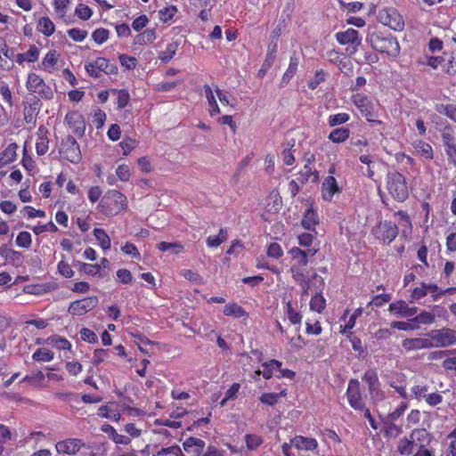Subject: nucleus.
I'll return each instance as SVG.
<instances>
[{"label": "nucleus", "mask_w": 456, "mask_h": 456, "mask_svg": "<svg viewBox=\"0 0 456 456\" xmlns=\"http://www.w3.org/2000/svg\"><path fill=\"white\" fill-rule=\"evenodd\" d=\"M127 208L126 197L117 190H110L99 202L97 208L105 216H116Z\"/></svg>", "instance_id": "nucleus-1"}, {"label": "nucleus", "mask_w": 456, "mask_h": 456, "mask_svg": "<svg viewBox=\"0 0 456 456\" xmlns=\"http://www.w3.org/2000/svg\"><path fill=\"white\" fill-rule=\"evenodd\" d=\"M367 40L374 50L387 53L391 57H396L400 53L399 43L391 35L374 32L368 36Z\"/></svg>", "instance_id": "nucleus-2"}, {"label": "nucleus", "mask_w": 456, "mask_h": 456, "mask_svg": "<svg viewBox=\"0 0 456 456\" xmlns=\"http://www.w3.org/2000/svg\"><path fill=\"white\" fill-rule=\"evenodd\" d=\"M387 190L397 201L403 202L409 196L405 177L396 170L388 171L386 176Z\"/></svg>", "instance_id": "nucleus-3"}, {"label": "nucleus", "mask_w": 456, "mask_h": 456, "mask_svg": "<svg viewBox=\"0 0 456 456\" xmlns=\"http://www.w3.org/2000/svg\"><path fill=\"white\" fill-rule=\"evenodd\" d=\"M428 336L432 347H448L456 344V330L451 328L431 330Z\"/></svg>", "instance_id": "nucleus-4"}, {"label": "nucleus", "mask_w": 456, "mask_h": 456, "mask_svg": "<svg viewBox=\"0 0 456 456\" xmlns=\"http://www.w3.org/2000/svg\"><path fill=\"white\" fill-rule=\"evenodd\" d=\"M336 39L340 45H347L346 49L348 55L354 54L358 46L362 44V38L359 36V32L354 28H348L346 31L338 32Z\"/></svg>", "instance_id": "nucleus-5"}, {"label": "nucleus", "mask_w": 456, "mask_h": 456, "mask_svg": "<svg viewBox=\"0 0 456 456\" xmlns=\"http://www.w3.org/2000/svg\"><path fill=\"white\" fill-rule=\"evenodd\" d=\"M60 154L71 163L77 164L81 161L82 155L79 145L76 139L68 135L65 140L62 141Z\"/></svg>", "instance_id": "nucleus-6"}, {"label": "nucleus", "mask_w": 456, "mask_h": 456, "mask_svg": "<svg viewBox=\"0 0 456 456\" xmlns=\"http://www.w3.org/2000/svg\"><path fill=\"white\" fill-rule=\"evenodd\" d=\"M379 20L382 24L395 31H401L404 28L403 17L395 8H385L379 11Z\"/></svg>", "instance_id": "nucleus-7"}, {"label": "nucleus", "mask_w": 456, "mask_h": 456, "mask_svg": "<svg viewBox=\"0 0 456 456\" xmlns=\"http://www.w3.org/2000/svg\"><path fill=\"white\" fill-rule=\"evenodd\" d=\"M346 397L349 405L356 411L363 410L365 403L362 398L360 382L357 379H351L348 382Z\"/></svg>", "instance_id": "nucleus-8"}, {"label": "nucleus", "mask_w": 456, "mask_h": 456, "mask_svg": "<svg viewBox=\"0 0 456 456\" xmlns=\"http://www.w3.org/2000/svg\"><path fill=\"white\" fill-rule=\"evenodd\" d=\"M373 233L376 238L389 244L398 235V227L390 221H384L374 227Z\"/></svg>", "instance_id": "nucleus-9"}, {"label": "nucleus", "mask_w": 456, "mask_h": 456, "mask_svg": "<svg viewBox=\"0 0 456 456\" xmlns=\"http://www.w3.org/2000/svg\"><path fill=\"white\" fill-rule=\"evenodd\" d=\"M99 299L96 296L87 297L72 302L69 313L73 315H83L97 306Z\"/></svg>", "instance_id": "nucleus-10"}, {"label": "nucleus", "mask_w": 456, "mask_h": 456, "mask_svg": "<svg viewBox=\"0 0 456 456\" xmlns=\"http://www.w3.org/2000/svg\"><path fill=\"white\" fill-rule=\"evenodd\" d=\"M27 89L31 93L44 95L45 98H52L53 92L45 85L44 79L36 73H29L26 83Z\"/></svg>", "instance_id": "nucleus-11"}, {"label": "nucleus", "mask_w": 456, "mask_h": 456, "mask_svg": "<svg viewBox=\"0 0 456 456\" xmlns=\"http://www.w3.org/2000/svg\"><path fill=\"white\" fill-rule=\"evenodd\" d=\"M65 122L75 134L78 136H82L84 134L86 125L83 116L80 113L77 111H70L67 113Z\"/></svg>", "instance_id": "nucleus-12"}, {"label": "nucleus", "mask_w": 456, "mask_h": 456, "mask_svg": "<svg viewBox=\"0 0 456 456\" xmlns=\"http://www.w3.org/2000/svg\"><path fill=\"white\" fill-rule=\"evenodd\" d=\"M317 251V248H307L304 250L294 247L289 250V254L291 255L293 261L296 262V266L304 267L307 265L309 258L314 257Z\"/></svg>", "instance_id": "nucleus-13"}, {"label": "nucleus", "mask_w": 456, "mask_h": 456, "mask_svg": "<svg viewBox=\"0 0 456 456\" xmlns=\"http://www.w3.org/2000/svg\"><path fill=\"white\" fill-rule=\"evenodd\" d=\"M84 445L80 439L69 438L58 442L55 448L59 453L75 454Z\"/></svg>", "instance_id": "nucleus-14"}, {"label": "nucleus", "mask_w": 456, "mask_h": 456, "mask_svg": "<svg viewBox=\"0 0 456 456\" xmlns=\"http://www.w3.org/2000/svg\"><path fill=\"white\" fill-rule=\"evenodd\" d=\"M354 103L359 109L362 116L365 117L369 122L374 121L372 105L368 97L357 94L354 97Z\"/></svg>", "instance_id": "nucleus-15"}, {"label": "nucleus", "mask_w": 456, "mask_h": 456, "mask_svg": "<svg viewBox=\"0 0 456 456\" xmlns=\"http://www.w3.org/2000/svg\"><path fill=\"white\" fill-rule=\"evenodd\" d=\"M411 445L414 448L418 445H425V444H433L434 436L425 428H414L411 434Z\"/></svg>", "instance_id": "nucleus-16"}, {"label": "nucleus", "mask_w": 456, "mask_h": 456, "mask_svg": "<svg viewBox=\"0 0 456 456\" xmlns=\"http://www.w3.org/2000/svg\"><path fill=\"white\" fill-rule=\"evenodd\" d=\"M402 346L406 351L419 350L432 348L430 338H406L402 342Z\"/></svg>", "instance_id": "nucleus-17"}, {"label": "nucleus", "mask_w": 456, "mask_h": 456, "mask_svg": "<svg viewBox=\"0 0 456 456\" xmlns=\"http://www.w3.org/2000/svg\"><path fill=\"white\" fill-rule=\"evenodd\" d=\"M340 188L338 185L337 180L332 175H328L322 184V198L325 200H331L334 194L340 192Z\"/></svg>", "instance_id": "nucleus-18"}, {"label": "nucleus", "mask_w": 456, "mask_h": 456, "mask_svg": "<svg viewBox=\"0 0 456 456\" xmlns=\"http://www.w3.org/2000/svg\"><path fill=\"white\" fill-rule=\"evenodd\" d=\"M183 446L186 452L200 456L205 447V442L200 438L191 436L183 442Z\"/></svg>", "instance_id": "nucleus-19"}, {"label": "nucleus", "mask_w": 456, "mask_h": 456, "mask_svg": "<svg viewBox=\"0 0 456 456\" xmlns=\"http://www.w3.org/2000/svg\"><path fill=\"white\" fill-rule=\"evenodd\" d=\"M291 444L298 450L313 451L318 446L316 439L297 436L291 440Z\"/></svg>", "instance_id": "nucleus-20"}, {"label": "nucleus", "mask_w": 456, "mask_h": 456, "mask_svg": "<svg viewBox=\"0 0 456 456\" xmlns=\"http://www.w3.org/2000/svg\"><path fill=\"white\" fill-rule=\"evenodd\" d=\"M298 65H299V56H298V54L294 53L290 56L289 67L281 77L280 86L282 87V86H286L290 81V79L296 74Z\"/></svg>", "instance_id": "nucleus-21"}, {"label": "nucleus", "mask_w": 456, "mask_h": 456, "mask_svg": "<svg viewBox=\"0 0 456 456\" xmlns=\"http://www.w3.org/2000/svg\"><path fill=\"white\" fill-rule=\"evenodd\" d=\"M18 148L19 146L17 143L12 142L2 152H0V168L16 159V151Z\"/></svg>", "instance_id": "nucleus-22"}, {"label": "nucleus", "mask_w": 456, "mask_h": 456, "mask_svg": "<svg viewBox=\"0 0 456 456\" xmlns=\"http://www.w3.org/2000/svg\"><path fill=\"white\" fill-rule=\"evenodd\" d=\"M395 421L384 419H383V433L387 438H396L402 432L403 428L401 426L396 425Z\"/></svg>", "instance_id": "nucleus-23"}, {"label": "nucleus", "mask_w": 456, "mask_h": 456, "mask_svg": "<svg viewBox=\"0 0 456 456\" xmlns=\"http://www.w3.org/2000/svg\"><path fill=\"white\" fill-rule=\"evenodd\" d=\"M179 45L180 44H179L178 41H173V42L167 44L166 49L161 51V52H159V59L163 63L169 62L174 58V56L175 55V53H176V52L178 50Z\"/></svg>", "instance_id": "nucleus-24"}, {"label": "nucleus", "mask_w": 456, "mask_h": 456, "mask_svg": "<svg viewBox=\"0 0 456 456\" xmlns=\"http://www.w3.org/2000/svg\"><path fill=\"white\" fill-rule=\"evenodd\" d=\"M92 62L94 63V68H97L101 72H104L108 75L116 74L118 72L117 66L111 64L110 61L105 58L99 57Z\"/></svg>", "instance_id": "nucleus-25"}, {"label": "nucleus", "mask_w": 456, "mask_h": 456, "mask_svg": "<svg viewBox=\"0 0 456 456\" xmlns=\"http://www.w3.org/2000/svg\"><path fill=\"white\" fill-rule=\"evenodd\" d=\"M297 180L302 183L309 181L314 183L318 180V173L315 169H313L310 164H306L303 169L299 171Z\"/></svg>", "instance_id": "nucleus-26"}, {"label": "nucleus", "mask_w": 456, "mask_h": 456, "mask_svg": "<svg viewBox=\"0 0 456 456\" xmlns=\"http://www.w3.org/2000/svg\"><path fill=\"white\" fill-rule=\"evenodd\" d=\"M49 148V141L46 136V132L43 130L42 127H39L37 139L36 142V150L37 155H44L47 152Z\"/></svg>", "instance_id": "nucleus-27"}, {"label": "nucleus", "mask_w": 456, "mask_h": 456, "mask_svg": "<svg viewBox=\"0 0 456 456\" xmlns=\"http://www.w3.org/2000/svg\"><path fill=\"white\" fill-rule=\"evenodd\" d=\"M204 91H205L206 98H207L208 102L210 116L213 117V116H215L216 114H219L220 113V109H219V107L217 105V102L216 101V98H215V95H214L212 88L208 85H205L204 86Z\"/></svg>", "instance_id": "nucleus-28"}, {"label": "nucleus", "mask_w": 456, "mask_h": 456, "mask_svg": "<svg viewBox=\"0 0 456 456\" xmlns=\"http://www.w3.org/2000/svg\"><path fill=\"white\" fill-rule=\"evenodd\" d=\"M441 139L444 147L450 146L456 142L455 131L451 125H446L441 130Z\"/></svg>", "instance_id": "nucleus-29"}, {"label": "nucleus", "mask_w": 456, "mask_h": 456, "mask_svg": "<svg viewBox=\"0 0 456 456\" xmlns=\"http://www.w3.org/2000/svg\"><path fill=\"white\" fill-rule=\"evenodd\" d=\"M350 130L348 128L341 127L336 128L329 134V139L335 143H340L349 138Z\"/></svg>", "instance_id": "nucleus-30"}, {"label": "nucleus", "mask_w": 456, "mask_h": 456, "mask_svg": "<svg viewBox=\"0 0 456 456\" xmlns=\"http://www.w3.org/2000/svg\"><path fill=\"white\" fill-rule=\"evenodd\" d=\"M413 147L415 151L425 159H433V149L429 143L424 141H417L413 143Z\"/></svg>", "instance_id": "nucleus-31"}, {"label": "nucleus", "mask_w": 456, "mask_h": 456, "mask_svg": "<svg viewBox=\"0 0 456 456\" xmlns=\"http://www.w3.org/2000/svg\"><path fill=\"white\" fill-rule=\"evenodd\" d=\"M396 451L402 456L412 455L413 447L411 445L410 436L409 437H403L398 441Z\"/></svg>", "instance_id": "nucleus-32"}, {"label": "nucleus", "mask_w": 456, "mask_h": 456, "mask_svg": "<svg viewBox=\"0 0 456 456\" xmlns=\"http://www.w3.org/2000/svg\"><path fill=\"white\" fill-rule=\"evenodd\" d=\"M224 314L227 316L240 318L248 316L245 310L236 303L227 304L224 308Z\"/></svg>", "instance_id": "nucleus-33"}, {"label": "nucleus", "mask_w": 456, "mask_h": 456, "mask_svg": "<svg viewBox=\"0 0 456 456\" xmlns=\"http://www.w3.org/2000/svg\"><path fill=\"white\" fill-rule=\"evenodd\" d=\"M156 31L155 29H146L142 33L135 36L134 39V45H145L147 43H151L156 39Z\"/></svg>", "instance_id": "nucleus-34"}, {"label": "nucleus", "mask_w": 456, "mask_h": 456, "mask_svg": "<svg viewBox=\"0 0 456 456\" xmlns=\"http://www.w3.org/2000/svg\"><path fill=\"white\" fill-rule=\"evenodd\" d=\"M411 397L419 402L421 400L426 401L428 395L430 394V387L427 385H415L411 387Z\"/></svg>", "instance_id": "nucleus-35"}, {"label": "nucleus", "mask_w": 456, "mask_h": 456, "mask_svg": "<svg viewBox=\"0 0 456 456\" xmlns=\"http://www.w3.org/2000/svg\"><path fill=\"white\" fill-rule=\"evenodd\" d=\"M55 29L53 22L48 17H42L38 21V30L45 36L49 37Z\"/></svg>", "instance_id": "nucleus-36"}, {"label": "nucleus", "mask_w": 456, "mask_h": 456, "mask_svg": "<svg viewBox=\"0 0 456 456\" xmlns=\"http://www.w3.org/2000/svg\"><path fill=\"white\" fill-rule=\"evenodd\" d=\"M94 235L102 249L106 250L110 248V239L103 229L95 228L94 230Z\"/></svg>", "instance_id": "nucleus-37"}, {"label": "nucleus", "mask_w": 456, "mask_h": 456, "mask_svg": "<svg viewBox=\"0 0 456 456\" xmlns=\"http://www.w3.org/2000/svg\"><path fill=\"white\" fill-rule=\"evenodd\" d=\"M228 234L225 229H220L218 235L209 236L207 239V245L209 248H217L227 240Z\"/></svg>", "instance_id": "nucleus-38"}, {"label": "nucleus", "mask_w": 456, "mask_h": 456, "mask_svg": "<svg viewBox=\"0 0 456 456\" xmlns=\"http://www.w3.org/2000/svg\"><path fill=\"white\" fill-rule=\"evenodd\" d=\"M157 248L160 251H171L174 254H179L183 250V246L178 242L161 241L157 244Z\"/></svg>", "instance_id": "nucleus-39"}, {"label": "nucleus", "mask_w": 456, "mask_h": 456, "mask_svg": "<svg viewBox=\"0 0 456 456\" xmlns=\"http://www.w3.org/2000/svg\"><path fill=\"white\" fill-rule=\"evenodd\" d=\"M54 357V354L46 348H38L32 354V359L36 362H51Z\"/></svg>", "instance_id": "nucleus-40"}, {"label": "nucleus", "mask_w": 456, "mask_h": 456, "mask_svg": "<svg viewBox=\"0 0 456 456\" xmlns=\"http://www.w3.org/2000/svg\"><path fill=\"white\" fill-rule=\"evenodd\" d=\"M112 93L117 95V104L118 109L125 108L130 100V95L127 90L126 89H114Z\"/></svg>", "instance_id": "nucleus-41"}, {"label": "nucleus", "mask_w": 456, "mask_h": 456, "mask_svg": "<svg viewBox=\"0 0 456 456\" xmlns=\"http://www.w3.org/2000/svg\"><path fill=\"white\" fill-rule=\"evenodd\" d=\"M77 266L80 272H83L86 274L88 275H97L99 274L102 276L101 273V265H91V264H86V263H77Z\"/></svg>", "instance_id": "nucleus-42"}, {"label": "nucleus", "mask_w": 456, "mask_h": 456, "mask_svg": "<svg viewBox=\"0 0 456 456\" xmlns=\"http://www.w3.org/2000/svg\"><path fill=\"white\" fill-rule=\"evenodd\" d=\"M247 448L254 451L263 444V438L256 434H248L245 436Z\"/></svg>", "instance_id": "nucleus-43"}, {"label": "nucleus", "mask_w": 456, "mask_h": 456, "mask_svg": "<svg viewBox=\"0 0 456 456\" xmlns=\"http://www.w3.org/2000/svg\"><path fill=\"white\" fill-rule=\"evenodd\" d=\"M317 215L313 209H308L302 219V226L311 230L317 224Z\"/></svg>", "instance_id": "nucleus-44"}, {"label": "nucleus", "mask_w": 456, "mask_h": 456, "mask_svg": "<svg viewBox=\"0 0 456 456\" xmlns=\"http://www.w3.org/2000/svg\"><path fill=\"white\" fill-rule=\"evenodd\" d=\"M215 92L222 104L234 107L236 100L228 92L221 90L217 86Z\"/></svg>", "instance_id": "nucleus-45"}, {"label": "nucleus", "mask_w": 456, "mask_h": 456, "mask_svg": "<svg viewBox=\"0 0 456 456\" xmlns=\"http://www.w3.org/2000/svg\"><path fill=\"white\" fill-rule=\"evenodd\" d=\"M286 395V391L285 390L281 391L280 394L265 393V394H263L260 396L259 400H260L261 403H263L265 404L273 406V405H274L278 402V398L280 396H282V395Z\"/></svg>", "instance_id": "nucleus-46"}, {"label": "nucleus", "mask_w": 456, "mask_h": 456, "mask_svg": "<svg viewBox=\"0 0 456 456\" xmlns=\"http://www.w3.org/2000/svg\"><path fill=\"white\" fill-rule=\"evenodd\" d=\"M325 305L326 301L324 297L320 294H316L311 298L310 308L313 311L322 313V310L325 308Z\"/></svg>", "instance_id": "nucleus-47"}, {"label": "nucleus", "mask_w": 456, "mask_h": 456, "mask_svg": "<svg viewBox=\"0 0 456 456\" xmlns=\"http://www.w3.org/2000/svg\"><path fill=\"white\" fill-rule=\"evenodd\" d=\"M442 367L445 370L456 372V349L451 350L449 357L442 362Z\"/></svg>", "instance_id": "nucleus-48"}, {"label": "nucleus", "mask_w": 456, "mask_h": 456, "mask_svg": "<svg viewBox=\"0 0 456 456\" xmlns=\"http://www.w3.org/2000/svg\"><path fill=\"white\" fill-rule=\"evenodd\" d=\"M70 0H53L54 11L59 18H64Z\"/></svg>", "instance_id": "nucleus-49"}, {"label": "nucleus", "mask_w": 456, "mask_h": 456, "mask_svg": "<svg viewBox=\"0 0 456 456\" xmlns=\"http://www.w3.org/2000/svg\"><path fill=\"white\" fill-rule=\"evenodd\" d=\"M350 117L347 113H338L330 115L328 118V124L330 126H336L338 125L345 124L349 120Z\"/></svg>", "instance_id": "nucleus-50"}, {"label": "nucleus", "mask_w": 456, "mask_h": 456, "mask_svg": "<svg viewBox=\"0 0 456 456\" xmlns=\"http://www.w3.org/2000/svg\"><path fill=\"white\" fill-rule=\"evenodd\" d=\"M370 399L374 403L381 402L385 399V393L380 388V383L371 386L368 388Z\"/></svg>", "instance_id": "nucleus-51"}, {"label": "nucleus", "mask_w": 456, "mask_h": 456, "mask_svg": "<svg viewBox=\"0 0 456 456\" xmlns=\"http://www.w3.org/2000/svg\"><path fill=\"white\" fill-rule=\"evenodd\" d=\"M155 456H183L179 445H172L159 450Z\"/></svg>", "instance_id": "nucleus-52"}, {"label": "nucleus", "mask_w": 456, "mask_h": 456, "mask_svg": "<svg viewBox=\"0 0 456 456\" xmlns=\"http://www.w3.org/2000/svg\"><path fill=\"white\" fill-rule=\"evenodd\" d=\"M75 14L83 20H89L93 15V11L90 7L84 4H79L76 7Z\"/></svg>", "instance_id": "nucleus-53"}, {"label": "nucleus", "mask_w": 456, "mask_h": 456, "mask_svg": "<svg viewBox=\"0 0 456 456\" xmlns=\"http://www.w3.org/2000/svg\"><path fill=\"white\" fill-rule=\"evenodd\" d=\"M407 408H408V403L406 402H402L392 412L388 413L385 417V419L395 421L401 416H403V414L404 413V411H406Z\"/></svg>", "instance_id": "nucleus-54"}, {"label": "nucleus", "mask_w": 456, "mask_h": 456, "mask_svg": "<svg viewBox=\"0 0 456 456\" xmlns=\"http://www.w3.org/2000/svg\"><path fill=\"white\" fill-rule=\"evenodd\" d=\"M109 34H110V32L106 28H97L96 30H94L93 32L92 38L94 39V41L96 44L102 45L108 40Z\"/></svg>", "instance_id": "nucleus-55"}, {"label": "nucleus", "mask_w": 456, "mask_h": 456, "mask_svg": "<svg viewBox=\"0 0 456 456\" xmlns=\"http://www.w3.org/2000/svg\"><path fill=\"white\" fill-rule=\"evenodd\" d=\"M31 242V235L28 232H20L16 238V244L20 248H28Z\"/></svg>", "instance_id": "nucleus-56"}, {"label": "nucleus", "mask_w": 456, "mask_h": 456, "mask_svg": "<svg viewBox=\"0 0 456 456\" xmlns=\"http://www.w3.org/2000/svg\"><path fill=\"white\" fill-rule=\"evenodd\" d=\"M362 380L365 381L368 385V388L371 386H375L379 382L378 373L375 370H368L364 372L362 376Z\"/></svg>", "instance_id": "nucleus-57"}, {"label": "nucleus", "mask_w": 456, "mask_h": 456, "mask_svg": "<svg viewBox=\"0 0 456 456\" xmlns=\"http://www.w3.org/2000/svg\"><path fill=\"white\" fill-rule=\"evenodd\" d=\"M119 61L126 69H134L137 65V60L134 57L120 54L118 56Z\"/></svg>", "instance_id": "nucleus-58"}, {"label": "nucleus", "mask_w": 456, "mask_h": 456, "mask_svg": "<svg viewBox=\"0 0 456 456\" xmlns=\"http://www.w3.org/2000/svg\"><path fill=\"white\" fill-rule=\"evenodd\" d=\"M413 321L421 324H431L435 322V314L422 311L413 319Z\"/></svg>", "instance_id": "nucleus-59"}, {"label": "nucleus", "mask_w": 456, "mask_h": 456, "mask_svg": "<svg viewBox=\"0 0 456 456\" xmlns=\"http://www.w3.org/2000/svg\"><path fill=\"white\" fill-rule=\"evenodd\" d=\"M176 12H177V9L175 6H169V7L161 9L159 12V19L164 22H167L173 19V17L175 16Z\"/></svg>", "instance_id": "nucleus-60"}, {"label": "nucleus", "mask_w": 456, "mask_h": 456, "mask_svg": "<svg viewBox=\"0 0 456 456\" xmlns=\"http://www.w3.org/2000/svg\"><path fill=\"white\" fill-rule=\"evenodd\" d=\"M326 78V73L322 70H317L314 77L308 82V87L312 90L315 89Z\"/></svg>", "instance_id": "nucleus-61"}, {"label": "nucleus", "mask_w": 456, "mask_h": 456, "mask_svg": "<svg viewBox=\"0 0 456 456\" xmlns=\"http://www.w3.org/2000/svg\"><path fill=\"white\" fill-rule=\"evenodd\" d=\"M437 110L456 123V106L452 104L441 105Z\"/></svg>", "instance_id": "nucleus-62"}, {"label": "nucleus", "mask_w": 456, "mask_h": 456, "mask_svg": "<svg viewBox=\"0 0 456 456\" xmlns=\"http://www.w3.org/2000/svg\"><path fill=\"white\" fill-rule=\"evenodd\" d=\"M449 444L445 452V456H456V435L450 433L447 436Z\"/></svg>", "instance_id": "nucleus-63"}, {"label": "nucleus", "mask_w": 456, "mask_h": 456, "mask_svg": "<svg viewBox=\"0 0 456 456\" xmlns=\"http://www.w3.org/2000/svg\"><path fill=\"white\" fill-rule=\"evenodd\" d=\"M444 151L447 156L448 162L456 167V142L444 147Z\"/></svg>", "instance_id": "nucleus-64"}]
</instances>
